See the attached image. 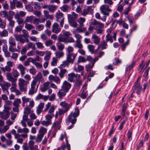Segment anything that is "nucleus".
Wrapping results in <instances>:
<instances>
[{
  "label": "nucleus",
  "mask_w": 150,
  "mask_h": 150,
  "mask_svg": "<svg viewBox=\"0 0 150 150\" xmlns=\"http://www.w3.org/2000/svg\"><path fill=\"white\" fill-rule=\"evenodd\" d=\"M51 103L50 102L48 103L46 105V107L44 109L45 112H46L50 107L48 111V114L45 116V117L47 119H51L54 116V114L53 113L56 107L54 105L51 106Z\"/></svg>",
  "instance_id": "obj_1"
},
{
  "label": "nucleus",
  "mask_w": 150,
  "mask_h": 150,
  "mask_svg": "<svg viewBox=\"0 0 150 150\" xmlns=\"http://www.w3.org/2000/svg\"><path fill=\"white\" fill-rule=\"evenodd\" d=\"M92 24L96 26L95 29L96 30V33L97 34H102L103 31L104 24L94 20L92 22Z\"/></svg>",
  "instance_id": "obj_2"
},
{
  "label": "nucleus",
  "mask_w": 150,
  "mask_h": 150,
  "mask_svg": "<svg viewBox=\"0 0 150 150\" xmlns=\"http://www.w3.org/2000/svg\"><path fill=\"white\" fill-rule=\"evenodd\" d=\"M18 86L21 91L25 92L27 90V86L28 82L26 81L24 79L22 78H20L18 79Z\"/></svg>",
  "instance_id": "obj_3"
},
{
  "label": "nucleus",
  "mask_w": 150,
  "mask_h": 150,
  "mask_svg": "<svg viewBox=\"0 0 150 150\" xmlns=\"http://www.w3.org/2000/svg\"><path fill=\"white\" fill-rule=\"evenodd\" d=\"M79 110L78 108L75 109L74 113H71L68 117V121L71 122L72 125L74 124L76 122V117H77L79 114Z\"/></svg>",
  "instance_id": "obj_4"
},
{
  "label": "nucleus",
  "mask_w": 150,
  "mask_h": 150,
  "mask_svg": "<svg viewBox=\"0 0 150 150\" xmlns=\"http://www.w3.org/2000/svg\"><path fill=\"white\" fill-rule=\"evenodd\" d=\"M101 12L104 15L108 16L111 10L109 8V6L107 5H101L100 8Z\"/></svg>",
  "instance_id": "obj_5"
},
{
  "label": "nucleus",
  "mask_w": 150,
  "mask_h": 150,
  "mask_svg": "<svg viewBox=\"0 0 150 150\" xmlns=\"http://www.w3.org/2000/svg\"><path fill=\"white\" fill-rule=\"evenodd\" d=\"M10 110L4 109L0 113V118L5 120H7L9 117L10 112Z\"/></svg>",
  "instance_id": "obj_6"
},
{
  "label": "nucleus",
  "mask_w": 150,
  "mask_h": 150,
  "mask_svg": "<svg viewBox=\"0 0 150 150\" xmlns=\"http://www.w3.org/2000/svg\"><path fill=\"white\" fill-rule=\"evenodd\" d=\"M68 76V80L71 82L78 80L80 77V75L75 74L74 73L69 74Z\"/></svg>",
  "instance_id": "obj_7"
},
{
  "label": "nucleus",
  "mask_w": 150,
  "mask_h": 150,
  "mask_svg": "<svg viewBox=\"0 0 150 150\" xmlns=\"http://www.w3.org/2000/svg\"><path fill=\"white\" fill-rule=\"evenodd\" d=\"M61 29L59 27V24L54 22L52 25V31L55 33H58L61 31Z\"/></svg>",
  "instance_id": "obj_8"
},
{
  "label": "nucleus",
  "mask_w": 150,
  "mask_h": 150,
  "mask_svg": "<svg viewBox=\"0 0 150 150\" xmlns=\"http://www.w3.org/2000/svg\"><path fill=\"white\" fill-rule=\"evenodd\" d=\"M67 61L72 63L75 58L76 54L74 53H67Z\"/></svg>",
  "instance_id": "obj_9"
},
{
  "label": "nucleus",
  "mask_w": 150,
  "mask_h": 150,
  "mask_svg": "<svg viewBox=\"0 0 150 150\" xmlns=\"http://www.w3.org/2000/svg\"><path fill=\"white\" fill-rule=\"evenodd\" d=\"M48 79L50 81H53L59 84L60 83V79L57 76H54L52 75H50L48 77Z\"/></svg>",
  "instance_id": "obj_10"
},
{
  "label": "nucleus",
  "mask_w": 150,
  "mask_h": 150,
  "mask_svg": "<svg viewBox=\"0 0 150 150\" xmlns=\"http://www.w3.org/2000/svg\"><path fill=\"white\" fill-rule=\"evenodd\" d=\"M93 12L92 9L90 7H88L87 8L84 9L81 12V14L84 16L88 14L92 13Z\"/></svg>",
  "instance_id": "obj_11"
},
{
  "label": "nucleus",
  "mask_w": 150,
  "mask_h": 150,
  "mask_svg": "<svg viewBox=\"0 0 150 150\" xmlns=\"http://www.w3.org/2000/svg\"><path fill=\"white\" fill-rule=\"evenodd\" d=\"M71 84L66 81H65L63 83L62 87V89L67 92L69 89L71 88Z\"/></svg>",
  "instance_id": "obj_12"
},
{
  "label": "nucleus",
  "mask_w": 150,
  "mask_h": 150,
  "mask_svg": "<svg viewBox=\"0 0 150 150\" xmlns=\"http://www.w3.org/2000/svg\"><path fill=\"white\" fill-rule=\"evenodd\" d=\"M58 40L60 42H62L65 43L73 42L74 40L73 38H58Z\"/></svg>",
  "instance_id": "obj_13"
},
{
  "label": "nucleus",
  "mask_w": 150,
  "mask_h": 150,
  "mask_svg": "<svg viewBox=\"0 0 150 150\" xmlns=\"http://www.w3.org/2000/svg\"><path fill=\"white\" fill-rule=\"evenodd\" d=\"M6 76L8 80L11 82L12 83L16 82L17 79L14 78L11 73L7 72L6 74Z\"/></svg>",
  "instance_id": "obj_14"
},
{
  "label": "nucleus",
  "mask_w": 150,
  "mask_h": 150,
  "mask_svg": "<svg viewBox=\"0 0 150 150\" xmlns=\"http://www.w3.org/2000/svg\"><path fill=\"white\" fill-rule=\"evenodd\" d=\"M86 85H84L82 88V92L81 94V97L83 99L85 98L87 96V91L86 88Z\"/></svg>",
  "instance_id": "obj_15"
},
{
  "label": "nucleus",
  "mask_w": 150,
  "mask_h": 150,
  "mask_svg": "<svg viewBox=\"0 0 150 150\" xmlns=\"http://www.w3.org/2000/svg\"><path fill=\"white\" fill-rule=\"evenodd\" d=\"M138 79L135 83L134 86L135 87L134 91H136L137 94H139L141 90L142 87L140 86L138 83Z\"/></svg>",
  "instance_id": "obj_16"
},
{
  "label": "nucleus",
  "mask_w": 150,
  "mask_h": 150,
  "mask_svg": "<svg viewBox=\"0 0 150 150\" xmlns=\"http://www.w3.org/2000/svg\"><path fill=\"white\" fill-rule=\"evenodd\" d=\"M10 86V83L7 82H4L3 84L1 86L2 90L3 91H6L7 92H8V89Z\"/></svg>",
  "instance_id": "obj_17"
},
{
  "label": "nucleus",
  "mask_w": 150,
  "mask_h": 150,
  "mask_svg": "<svg viewBox=\"0 0 150 150\" xmlns=\"http://www.w3.org/2000/svg\"><path fill=\"white\" fill-rule=\"evenodd\" d=\"M4 102L5 104L4 106V109L10 110L11 108L10 107V106L12 105V102L9 100H7L5 101Z\"/></svg>",
  "instance_id": "obj_18"
},
{
  "label": "nucleus",
  "mask_w": 150,
  "mask_h": 150,
  "mask_svg": "<svg viewBox=\"0 0 150 150\" xmlns=\"http://www.w3.org/2000/svg\"><path fill=\"white\" fill-rule=\"evenodd\" d=\"M50 84V82H46L44 83L43 87L40 89L41 91L44 92L48 90L49 88V86Z\"/></svg>",
  "instance_id": "obj_19"
},
{
  "label": "nucleus",
  "mask_w": 150,
  "mask_h": 150,
  "mask_svg": "<svg viewBox=\"0 0 150 150\" xmlns=\"http://www.w3.org/2000/svg\"><path fill=\"white\" fill-rule=\"evenodd\" d=\"M18 68L20 71L21 75L23 76L25 74V68L22 64H20L18 65Z\"/></svg>",
  "instance_id": "obj_20"
},
{
  "label": "nucleus",
  "mask_w": 150,
  "mask_h": 150,
  "mask_svg": "<svg viewBox=\"0 0 150 150\" xmlns=\"http://www.w3.org/2000/svg\"><path fill=\"white\" fill-rule=\"evenodd\" d=\"M67 92L62 89L59 90L57 93V95L59 98H62L66 94Z\"/></svg>",
  "instance_id": "obj_21"
},
{
  "label": "nucleus",
  "mask_w": 150,
  "mask_h": 150,
  "mask_svg": "<svg viewBox=\"0 0 150 150\" xmlns=\"http://www.w3.org/2000/svg\"><path fill=\"white\" fill-rule=\"evenodd\" d=\"M63 16V14L62 13L59 11L57 12L55 16L56 21H59V19H63V18H64Z\"/></svg>",
  "instance_id": "obj_22"
},
{
  "label": "nucleus",
  "mask_w": 150,
  "mask_h": 150,
  "mask_svg": "<svg viewBox=\"0 0 150 150\" xmlns=\"http://www.w3.org/2000/svg\"><path fill=\"white\" fill-rule=\"evenodd\" d=\"M61 122V120H59V121H56L53 124L52 127H54L56 130L59 129L60 128V124Z\"/></svg>",
  "instance_id": "obj_23"
},
{
  "label": "nucleus",
  "mask_w": 150,
  "mask_h": 150,
  "mask_svg": "<svg viewBox=\"0 0 150 150\" xmlns=\"http://www.w3.org/2000/svg\"><path fill=\"white\" fill-rule=\"evenodd\" d=\"M32 111L31 108H29V107L28 106V105H26L24 109L23 112L24 114H27V115H29L31 112Z\"/></svg>",
  "instance_id": "obj_24"
},
{
  "label": "nucleus",
  "mask_w": 150,
  "mask_h": 150,
  "mask_svg": "<svg viewBox=\"0 0 150 150\" xmlns=\"http://www.w3.org/2000/svg\"><path fill=\"white\" fill-rule=\"evenodd\" d=\"M33 18L34 17L32 16L26 17L24 21V23H26L28 22L31 23L33 21Z\"/></svg>",
  "instance_id": "obj_25"
},
{
  "label": "nucleus",
  "mask_w": 150,
  "mask_h": 150,
  "mask_svg": "<svg viewBox=\"0 0 150 150\" xmlns=\"http://www.w3.org/2000/svg\"><path fill=\"white\" fill-rule=\"evenodd\" d=\"M56 58H60L64 55V53L62 51H58L55 53Z\"/></svg>",
  "instance_id": "obj_26"
},
{
  "label": "nucleus",
  "mask_w": 150,
  "mask_h": 150,
  "mask_svg": "<svg viewBox=\"0 0 150 150\" xmlns=\"http://www.w3.org/2000/svg\"><path fill=\"white\" fill-rule=\"evenodd\" d=\"M47 121H43L41 122V124L45 126H48L51 123V119H47L46 118H45Z\"/></svg>",
  "instance_id": "obj_27"
},
{
  "label": "nucleus",
  "mask_w": 150,
  "mask_h": 150,
  "mask_svg": "<svg viewBox=\"0 0 150 150\" xmlns=\"http://www.w3.org/2000/svg\"><path fill=\"white\" fill-rule=\"evenodd\" d=\"M16 86V82H12L11 87L10 88L11 92H14L17 89Z\"/></svg>",
  "instance_id": "obj_28"
},
{
  "label": "nucleus",
  "mask_w": 150,
  "mask_h": 150,
  "mask_svg": "<svg viewBox=\"0 0 150 150\" xmlns=\"http://www.w3.org/2000/svg\"><path fill=\"white\" fill-rule=\"evenodd\" d=\"M46 55L44 58V59L46 61H48L50 58L51 53L50 51H46Z\"/></svg>",
  "instance_id": "obj_29"
},
{
  "label": "nucleus",
  "mask_w": 150,
  "mask_h": 150,
  "mask_svg": "<svg viewBox=\"0 0 150 150\" xmlns=\"http://www.w3.org/2000/svg\"><path fill=\"white\" fill-rule=\"evenodd\" d=\"M74 70L76 71H82L84 70V67L82 66L78 65L77 68L76 67H74Z\"/></svg>",
  "instance_id": "obj_30"
},
{
  "label": "nucleus",
  "mask_w": 150,
  "mask_h": 150,
  "mask_svg": "<svg viewBox=\"0 0 150 150\" xmlns=\"http://www.w3.org/2000/svg\"><path fill=\"white\" fill-rule=\"evenodd\" d=\"M12 74L14 78H17L19 76L20 74L18 71L16 69H13L12 71Z\"/></svg>",
  "instance_id": "obj_31"
},
{
  "label": "nucleus",
  "mask_w": 150,
  "mask_h": 150,
  "mask_svg": "<svg viewBox=\"0 0 150 150\" xmlns=\"http://www.w3.org/2000/svg\"><path fill=\"white\" fill-rule=\"evenodd\" d=\"M15 46H10L9 47V51L11 52H19L20 50H18L16 48H14V47Z\"/></svg>",
  "instance_id": "obj_32"
},
{
  "label": "nucleus",
  "mask_w": 150,
  "mask_h": 150,
  "mask_svg": "<svg viewBox=\"0 0 150 150\" xmlns=\"http://www.w3.org/2000/svg\"><path fill=\"white\" fill-rule=\"evenodd\" d=\"M67 72V70L64 69H61L60 72L59 73V75L60 77L62 78L64 76V75Z\"/></svg>",
  "instance_id": "obj_33"
},
{
  "label": "nucleus",
  "mask_w": 150,
  "mask_h": 150,
  "mask_svg": "<svg viewBox=\"0 0 150 150\" xmlns=\"http://www.w3.org/2000/svg\"><path fill=\"white\" fill-rule=\"evenodd\" d=\"M25 27L28 30H30L34 28V27L32 25L28 23H25Z\"/></svg>",
  "instance_id": "obj_34"
},
{
  "label": "nucleus",
  "mask_w": 150,
  "mask_h": 150,
  "mask_svg": "<svg viewBox=\"0 0 150 150\" xmlns=\"http://www.w3.org/2000/svg\"><path fill=\"white\" fill-rule=\"evenodd\" d=\"M34 144L35 142L32 140H30L28 142L29 147L31 150H34L35 149V147H34Z\"/></svg>",
  "instance_id": "obj_35"
},
{
  "label": "nucleus",
  "mask_w": 150,
  "mask_h": 150,
  "mask_svg": "<svg viewBox=\"0 0 150 150\" xmlns=\"http://www.w3.org/2000/svg\"><path fill=\"white\" fill-rule=\"evenodd\" d=\"M83 26L79 25V27H78L76 30L78 33H81L84 32L86 30V28L83 27Z\"/></svg>",
  "instance_id": "obj_36"
},
{
  "label": "nucleus",
  "mask_w": 150,
  "mask_h": 150,
  "mask_svg": "<svg viewBox=\"0 0 150 150\" xmlns=\"http://www.w3.org/2000/svg\"><path fill=\"white\" fill-rule=\"evenodd\" d=\"M8 34V31L6 30H4L0 32V36L1 37H6Z\"/></svg>",
  "instance_id": "obj_37"
},
{
  "label": "nucleus",
  "mask_w": 150,
  "mask_h": 150,
  "mask_svg": "<svg viewBox=\"0 0 150 150\" xmlns=\"http://www.w3.org/2000/svg\"><path fill=\"white\" fill-rule=\"evenodd\" d=\"M16 21L20 27H23V23H24V21H23V20L22 18H20L17 19Z\"/></svg>",
  "instance_id": "obj_38"
},
{
  "label": "nucleus",
  "mask_w": 150,
  "mask_h": 150,
  "mask_svg": "<svg viewBox=\"0 0 150 150\" xmlns=\"http://www.w3.org/2000/svg\"><path fill=\"white\" fill-rule=\"evenodd\" d=\"M60 105L65 108L66 111H67L69 108V106L67 103H65V101H63L60 103Z\"/></svg>",
  "instance_id": "obj_39"
},
{
  "label": "nucleus",
  "mask_w": 150,
  "mask_h": 150,
  "mask_svg": "<svg viewBox=\"0 0 150 150\" xmlns=\"http://www.w3.org/2000/svg\"><path fill=\"white\" fill-rule=\"evenodd\" d=\"M33 60L32 59L31 57H29L27 59V60L24 62V65L25 66H28L30 64V62L33 63Z\"/></svg>",
  "instance_id": "obj_40"
},
{
  "label": "nucleus",
  "mask_w": 150,
  "mask_h": 150,
  "mask_svg": "<svg viewBox=\"0 0 150 150\" xmlns=\"http://www.w3.org/2000/svg\"><path fill=\"white\" fill-rule=\"evenodd\" d=\"M21 103V100L20 99H16L14 101L13 104L15 106L19 107V104Z\"/></svg>",
  "instance_id": "obj_41"
},
{
  "label": "nucleus",
  "mask_w": 150,
  "mask_h": 150,
  "mask_svg": "<svg viewBox=\"0 0 150 150\" xmlns=\"http://www.w3.org/2000/svg\"><path fill=\"white\" fill-rule=\"evenodd\" d=\"M85 21V19L82 17L80 18L77 21L81 26H83V23Z\"/></svg>",
  "instance_id": "obj_42"
},
{
  "label": "nucleus",
  "mask_w": 150,
  "mask_h": 150,
  "mask_svg": "<svg viewBox=\"0 0 150 150\" xmlns=\"http://www.w3.org/2000/svg\"><path fill=\"white\" fill-rule=\"evenodd\" d=\"M11 55V59L16 60L17 59L18 56V54L17 53L14 52H12Z\"/></svg>",
  "instance_id": "obj_43"
},
{
  "label": "nucleus",
  "mask_w": 150,
  "mask_h": 150,
  "mask_svg": "<svg viewBox=\"0 0 150 150\" xmlns=\"http://www.w3.org/2000/svg\"><path fill=\"white\" fill-rule=\"evenodd\" d=\"M16 0H13L10 1V8L11 10H13L15 8V2Z\"/></svg>",
  "instance_id": "obj_44"
},
{
  "label": "nucleus",
  "mask_w": 150,
  "mask_h": 150,
  "mask_svg": "<svg viewBox=\"0 0 150 150\" xmlns=\"http://www.w3.org/2000/svg\"><path fill=\"white\" fill-rule=\"evenodd\" d=\"M76 46L79 48H81L83 47L81 43V40L79 38H78L76 41Z\"/></svg>",
  "instance_id": "obj_45"
},
{
  "label": "nucleus",
  "mask_w": 150,
  "mask_h": 150,
  "mask_svg": "<svg viewBox=\"0 0 150 150\" xmlns=\"http://www.w3.org/2000/svg\"><path fill=\"white\" fill-rule=\"evenodd\" d=\"M88 48L89 51L92 53H96L94 51V46L91 45H89L88 46Z\"/></svg>",
  "instance_id": "obj_46"
},
{
  "label": "nucleus",
  "mask_w": 150,
  "mask_h": 150,
  "mask_svg": "<svg viewBox=\"0 0 150 150\" xmlns=\"http://www.w3.org/2000/svg\"><path fill=\"white\" fill-rule=\"evenodd\" d=\"M45 35L43 34L41 35L42 38L45 37L46 36L49 37L51 34V31L48 30L47 29L45 30Z\"/></svg>",
  "instance_id": "obj_47"
},
{
  "label": "nucleus",
  "mask_w": 150,
  "mask_h": 150,
  "mask_svg": "<svg viewBox=\"0 0 150 150\" xmlns=\"http://www.w3.org/2000/svg\"><path fill=\"white\" fill-rule=\"evenodd\" d=\"M9 128V127L7 126H5L3 128H0V132L1 133H4Z\"/></svg>",
  "instance_id": "obj_48"
},
{
  "label": "nucleus",
  "mask_w": 150,
  "mask_h": 150,
  "mask_svg": "<svg viewBox=\"0 0 150 150\" xmlns=\"http://www.w3.org/2000/svg\"><path fill=\"white\" fill-rule=\"evenodd\" d=\"M10 46H16V43L15 39L13 38H10L9 40Z\"/></svg>",
  "instance_id": "obj_49"
},
{
  "label": "nucleus",
  "mask_w": 150,
  "mask_h": 150,
  "mask_svg": "<svg viewBox=\"0 0 150 150\" xmlns=\"http://www.w3.org/2000/svg\"><path fill=\"white\" fill-rule=\"evenodd\" d=\"M112 30V28L108 29L107 30V34L106 35V38H112V34L111 35V33Z\"/></svg>",
  "instance_id": "obj_50"
},
{
  "label": "nucleus",
  "mask_w": 150,
  "mask_h": 150,
  "mask_svg": "<svg viewBox=\"0 0 150 150\" xmlns=\"http://www.w3.org/2000/svg\"><path fill=\"white\" fill-rule=\"evenodd\" d=\"M69 22L70 25L73 28H76L77 26V22L75 21V20L69 21Z\"/></svg>",
  "instance_id": "obj_51"
},
{
  "label": "nucleus",
  "mask_w": 150,
  "mask_h": 150,
  "mask_svg": "<svg viewBox=\"0 0 150 150\" xmlns=\"http://www.w3.org/2000/svg\"><path fill=\"white\" fill-rule=\"evenodd\" d=\"M86 61V59L84 57L80 56L78 59V63H79L80 62H84Z\"/></svg>",
  "instance_id": "obj_52"
},
{
  "label": "nucleus",
  "mask_w": 150,
  "mask_h": 150,
  "mask_svg": "<svg viewBox=\"0 0 150 150\" xmlns=\"http://www.w3.org/2000/svg\"><path fill=\"white\" fill-rule=\"evenodd\" d=\"M7 66L9 69H11V67H12L14 64V62L10 61H8L6 62Z\"/></svg>",
  "instance_id": "obj_53"
},
{
  "label": "nucleus",
  "mask_w": 150,
  "mask_h": 150,
  "mask_svg": "<svg viewBox=\"0 0 150 150\" xmlns=\"http://www.w3.org/2000/svg\"><path fill=\"white\" fill-rule=\"evenodd\" d=\"M28 48H31L33 50H35L36 48L35 45L31 42H29L27 44Z\"/></svg>",
  "instance_id": "obj_54"
},
{
  "label": "nucleus",
  "mask_w": 150,
  "mask_h": 150,
  "mask_svg": "<svg viewBox=\"0 0 150 150\" xmlns=\"http://www.w3.org/2000/svg\"><path fill=\"white\" fill-rule=\"evenodd\" d=\"M13 18H8L7 20L9 21V25L10 26L13 27L15 24V21L12 20Z\"/></svg>",
  "instance_id": "obj_55"
},
{
  "label": "nucleus",
  "mask_w": 150,
  "mask_h": 150,
  "mask_svg": "<svg viewBox=\"0 0 150 150\" xmlns=\"http://www.w3.org/2000/svg\"><path fill=\"white\" fill-rule=\"evenodd\" d=\"M36 91L35 88L31 87L28 92V94L30 95H32Z\"/></svg>",
  "instance_id": "obj_56"
},
{
  "label": "nucleus",
  "mask_w": 150,
  "mask_h": 150,
  "mask_svg": "<svg viewBox=\"0 0 150 150\" xmlns=\"http://www.w3.org/2000/svg\"><path fill=\"white\" fill-rule=\"evenodd\" d=\"M46 132L47 129L43 127H41L39 130V133L40 134H43L44 135Z\"/></svg>",
  "instance_id": "obj_57"
},
{
  "label": "nucleus",
  "mask_w": 150,
  "mask_h": 150,
  "mask_svg": "<svg viewBox=\"0 0 150 150\" xmlns=\"http://www.w3.org/2000/svg\"><path fill=\"white\" fill-rule=\"evenodd\" d=\"M56 8L57 6L55 5H50L49 10L50 11L53 12Z\"/></svg>",
  "instance_id": "obj_58"
},
{
  "label": "nucleus",
  "mask_w": 150,
  "mask_h": 150,
  "mask_svg": "<svg viewBox=\"0 0 150 150\" xmlns=\"http://www.w3.org/2000/svg\"><path fill=\"white\" fill-rule=\"evenodd\" d=\"M1 13L4 16V18H6L7 19L8 18V12L6 11L5 10L1 12Z\"/></svg>",
  "instance_id": "obj_59"
},
{
  "label": "nucleus",
  "mask_w": 150,
  "mask_h": 150,
  "mask_svg": "<svg viewBox=\"0 0 150 150\" xmlns=\"http://www.w3.org/2000/svg\"><path fill=\"white\" fill-rule=\"evenodd\" d=\"M57 59L55 57H53L52 58V61L51 63V65L53 66H56L57 65Z\"/></svg>",
  "instance_id": "obj_60"
},
{
  "label": "nucleus",
  "mask_w": 150,
  "mask_h": 150,
  "mask_svg": "<svg viewBox=\"0 0 150 150\" xmlns=\"http://www.w3.org/2000/svg\"><path fill=\"white\" fill-rule=\"evenodd\" d=\"M22 100L23 103L24 104L29 102L30 98H27L25 96H23L22 97Z\"/></svg>",
  "instance_id": "obj_61"
},
{
  "label": "nucleus",
  "mask_w": 150,
  "mask_h": 150,
  "mask_svg": "<svg viewBox=\"0 0 150 150\" xmlns=\"http://www.w3.org/2000/svg\"><path fill=\"white\" fill-rule=\"evenodd\" d=\"M17 115V114L14 113L13 112H11L10 119L12 120L13 121L16 118Z\"/></svg>",
  "instance_id": "obj_62"
},
{
  "label": "nucleus",
  "mask_w": 150,
  "mask_h": 150,
  "mask_svg": "<svg viewBox=\"0 0 150 150\" xmlns=\"http://www.w3.org/2000/svg\"><path fill=\"white\" fill-rule=\"evenodd\" d=\"M94 65L92 63L91 65L90 64H88L86 65V71H89L93 67Z\"/></svg>",
  "instance_id": "obj_63"
},
{
  "label": "nucleus",
  "mask_w": 150,
  "mask_h": 150,
  "mask_svg": "<svg viewBox=\"0 0 150 150\" xmlns=\"http://www.w3.org/2000/svg\"><path fill=\"white\" fill-rule=\"evenodd\" d=\"M61 10L64 12H65L69 9V7L67 5H64L61 7Z\"/></svg>",
  "instance_id": "obj_64"
}]
</instances>
